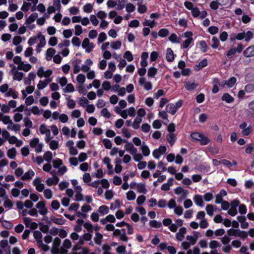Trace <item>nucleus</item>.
<instances>
[{
    "label": "nucleus",
    "mask_w": 254,
    "mask_h": 254,
    "mask_svg": "<svg viewBox=\"0 0 254 254\" xmlns=\"http://www.w3.org/2000/svg\"><path fill=\"white\" fill-rule=\"evenodd\" d=\"M237 81L236 77L233 76L229 78L228 80L224 81V85H226L229 88H232L234 86Z\"/></svg>",
    "instance_id": "obj_9"
},
{
    "label": "nucleus",
    "mask_w": 254,
    "mask_h": 254,
    "mask_svg": "<svg viewBox=\"0 0 254 254\" xmlns=\"http://www.w3.org/2000/svg\"><path fill=\"white\" fill-rule=\"evenodd\" d=\"M103 239L102 234H100L99 232H96L95 233V237L94 238L95 243L97 245H100L101 244V241Z\"/></svg>",
    "instance_id": "obj_31"
},
{
    "label": "nucleus",
    "mask_w": 254,
    "mask_h": 254,
    "mask_svg": "<svg viewBox=\"0 0 254 254\" xmlns=\"http://www.w3.org/2000/svg\"><path fill=\"white\" fill-rule=\"evenodd\" d=\"M64 91L65 93L72 92L74 91V87L72 84L68 83L67 84L66 87L64 89Z\"/></svg>",
    "instance_id": "obj_49"
},
{
    "label": "nucleus",
    "mask_w": 254,
    "mask_h": 254,
    "mask_svg": "<svg viewBox=\"0 0 254 254\" xmlns=\"http://www.w3.org/2000/svg\"><path fill=\"white\" fill-rule=\"evenodd\" d=\"M33 236L37 242H40V241H42V234L40 231L38 230L35 231L33 232Z\"/></svg>",
    "instance_id": "obj_37"
},
{
    "label": "nucleus",
    "mask_w": 254,
    "mask_h": 254,
    "mask_svg": "<svg viewBox=\"0 0 254 254\" xmlns=\"http://www.w3.org/2000/svg\"><path fill=\"white\" fill-rule=\"evenodd\" d=\"M198 141H199L201 145H205L210 142V139L203 134Z\"/></svg>",
    "instance_id": "obj_20"
},
{
    "label": "nucleus",
    "mask_w": 254,
    "mask_h": 254,
    "mask_svg": "<svg viewBox=\"0 0 254 254\" xmlns=\"http://www.w3.org/2000/svg\"><path fill=\"white\" fill-rule=\"evenodd\" d=\"M56 53V50L53 48H49L46 52V60L50 61Z\"/></svg>",
    "instance_id": "obj_17"
},
{
    "label": "nucleus",
    "mask_w": 254,
    "mask_h": 254,
    "mask_svg": "<svg viewBox=\"0 0 254 254\" xmlns=\"http://www.w3.org/2000/svg\"><path fill=\"white\" fill-rule=\"evenodd\" d=\"M102 142L106 149H110L112 147V143L111 141L107 138H105L102 140Z\"/></svg>",
    "instance_id": "obj_33"
},
{
    "label": "nucleus",
    "mask_w": 254,
    "mask_h": 254,
    "mask_svg": "<svg viewBox=\"0 0 254 254\" xmlns=\"http://www.w3.org/2000/svg\"><path fill=\"white\" fill-rule=\"evenodd\" d=\"M247 124L243 122L239 125V127L242 129L241 133L243 136H248L252 131V127L250 125L247 127Z\"/></svg>",
    "instance_id": "obj_1"
},
{
    "label": "nucleus",
    "mask_w": 254,
    "mask_h": 254,
    "mask_svg": "<svg viewBox=\"0 0 254 254\" xmlns=\"http://www.w3.org/2000/svg\"><path fill=\"white\" fill-rule=\"evenodd\" d=\"M240 232V229H234L231 228L227 231V234L229 236L238 237Z\"/></svg>",
    "instance_id": "obj_22"
},
{
    "label": "nucleus",
    "mask_w": 254,
    "mask_h": 254,
    "mask_svg": "<svg viewBox=\"0 0 254 254\" xmlns=\"http://www.w3.org/2000/svg\"><path fill=\"white\" fill-rule=\"evenodd\" d=\"M101 114L102 116H103V117H104L107 119H109L111 116V113L109 112L108 109L106 108L102 109V110L101 111Z\"/></svg>",
    "instance_id": "obj_53"
},
{
    "label": "nucleus",
    "mask_w": 254,
    "mask_h": 254,
    "mask_svg": "<svg viewBox=\"0 0 254 254\" xmlns=\"http://www.w3.org/2000/svg\"><path fill=\"white\" fill-rule=\"evenodd\" d=\"M125 148L131 154L137 152V149L134 147L133 144L131 142H127V144L125 145Z\"/></svg>",
    "instance_id": "obj_5"
},
{
    "label": "nucleus",
    "mask_w": 254,
    "mask_h": 254,
    "mask_svg": "<svg viewBox=\"0 0 254 254\" xmlns=\"http://www.w3.org/2000/svg\"><path fill=\"white\" fill-rule=\"evenodd\" d=\"M35 175L34 171L30 169L26 172L24 175L21 177V179L23 181L29 180L32 179Z\"/></svg>",
    "instance_id": "obj_6"
},
{
    "label": "nucleus",
    "mask_w": 254,
    "mask_h": 254,
    "mask_svg": "<svg viewBox=\"0 0 254 254\" xmlns=\"http://www.w3.org/2000/svg\"><path fill=\"white\" fill-rule=\"evenodd\" d=\"M36 208L39 209V213L42 215H45L48 213V210L45 206V201H40L36 205Z\"/></svg>",
    "instance_id": "obj_2"
},
{
    "label": "nucleus",
    "mask_w": 254,
    "mask_h": 254,
    "mask_svg": "<svg viewBox=\"0 0 254 254\" xmlns=\"http://www.w3.org/2000/svg\"><path fill=\"white\" fill-rule=\"evenodd\" d=\"M193 39H187L185 40L183 43L181 45V48L182 49H187L189 47L190 43L192 42Z\"/></svg>",
    "instance_id": "obj_42"
},
{
    "label": "nucleus",
    "mask_w": 254,
    "mask_h": 254,
    "mask_svg": "<svg viewBox=\"0 0 254 254\" xmlns=\"http://www.w3.org/2000/svg\"><path fill=\"white\" fill-rule=\"evenodd\" d=\"M136 194L132 190H129L127 193V198L128 200H133L135 198Z\"/></svg>",
    "instance_id": "obj_47"
},
{
    "label": "nucleus",
    "mask_w": 254,
    "mask_h": 254,
    "mask_svg": "<svg viewBox=\"0 0 254 254\" xmlns=\"http://www.w3.org/2000/svg\"><path fill=\"white\" fill-rule=\"evenodd\" d=\"M169 40L173 43H180V39L175 33H172L169 37Z\"/></svg>",
    "instance_id": "obj_30"
},
{
    "label": "nucleus",
    "mask_w": 254,
    "mask_h": 254,
    "mask_svg": "<svg viewBox=\"0 0 254 254\" xmlns=\"http://www.w3.org/2000/svg\"><path fill=\"white\" fill-rule=\"evenodd\" d=\"M222 101H225L227 103H231L234 102V98L229 93H224L221 97Z\"/></svg>",
    "instance_id": "obj_10"
},
{
    "label": "nucleus",
    "mask_w": 254,
    "mask_h": 254,
    "mask_svg": "<svg viewBox=\"0 0 254 254\" xmlns=\"http://www.w3.org/2000/svg\"><path fill=\"white\" fill-rule=\"evenodd\" d=\"M63 163L62 160L60 158H56L53 161V167L56 169L59 168Z\"/></svg>",
    "instance_id": "obj_34"
},
{
    "label": "nucleus",
    "mask_w": 254,
    "mask_h": 254,
    "mask_svg": "<svg viewBox=\"0 0 254 254\" xmlns=\"http://www.w3.org/2000/svg\"><path fill=\"white\" fill-rule=\"evenodd\" d=\"M83 9L85 12L90 13L92 10L93 6L91 3H87L83 6Z\"/></svg>",
    "instance_id": "obj_58"
},
{
    "label": "nucleus",
    "mask_w": 254,
    "mask_h": 254,
    "mask_svg": "<svg viewBox=\"0 0 254 254\" xmlns=\"http://www.w3.org/2000/svg\"><path fill=\"white\" fill-rule=\"evenodd\" d=\"M208 64L207 60L206 59H204L201 62L198 63V64L195 65L194 66V69L196 71L200 70L202 68L206 66Z\"/></svg>",
    "instance_id": "obj_12"
},
{
    "label": "nucleus",
    "mask_w": 254,
    "mask_h": 254,
    "mask_svg": "<svg viewBox=\"0 0 254 254\" xmlns=\"http://www.w3.org/2000/svg\"><path fill=\"white\" fill-rule=\"evenodd\" d=\"M191 11L192 15L194 17H198L199 15L200 14V12L199 11V9L197 7H193V8L191 10Z\"/></svg>",
    "instance_id": "obj_62"
},
{
    "label": "nucleus",
    "mask_w": 254,
    "mask_h": 254,
    "mask_svg": "<svg viewBox=\"0 0 254 254\" xmlns=\"http://www.w3.org/2000/svg\"><path fill=\"white\" fill-rule=\"evenodd\" d=\"M40 229L43 233H47L49 227L47 225L43 224L42 223H39Z\"/></svg>",
    "instance_id": "obj_57"
},
{
    "label": "nucleus",
    "mask_w": 254,
    "mask_h": 254,
    "mask_svg": "<svg viewBox=\"0 0 254 254\" xmlns=\"http://www.w3.org/2000/svg\"><path fill=\"white\" fill-rule=\"evenodd\" d=\"M198 85L197 83L189 82L185 85V88L188 91H192L196 89Z\"/></svg>",
    "instance_id": "obj_21"
},
{
    "label": "nucleus",
    "mask_w": 254,
    "mask_h": 254,
    "mask_svg": "<svg viewBox=\"0 0 254 254\" xmlns=\"http://www.w3.org/2000/svg\"><path fill=\"white\" fill-rule=\"evenodd\" d=\"M206 211L209 216H212L214 213V209L212 205L207 204L206 206Z\"/></svg>",
    "instance_id": "obj_55"
},
{
    "label": "nucleus",
    "mask_w": 254,
    "mask_h": 254,
    "mask_svg": "<svg viewBox=\"0 0 254 254\" xmlns=\"http://www.w3.org/2000/svg\"><path fill=\"white\" fill-rule=\"evenodd\" d=\"M141 149L144 156H148L150 154V149L147 146L142 145L141 147Z\"/></svg>",
    "instance_id": "obj_41"
},
{
    "label": "nucleus",
    "mask_w": 254,
    "mask_h": 254,
    "mask_svg": "<svg viewBox=\"0 0 254 254\" xmlns=\"http://www.w3.org/2000/svg\"><path fill=\"white\" fill-rule=\"evenodd\" d=\"M59 181V178L54 175L53 178H49L46 181V184L48 186H52L53 185H57Z\"/></svg>",
    "instance_id": "obj_7"
},
{
    "label": "nucleus",
    "mask_w": 254,
    "mask_h": 254,
    "mask_svg": "<svg viewBox=\"0 0 254 254\" xmlns=\"http://www.w3.org/2000/svg\"><path fill=\"white\" fill-rule=\"evenodd\" d=\"M39 130L40 133L42 134H46L47 132H48L50 131L47 128V127L45 124H42L40 126Z\"/></svg>",
    "instance_id": "obj_63"
},
{
    "label": "nucleus",
    "mask_w": 254,
    "mask_h": 254,
    "mask_svg": "<svg viewBox=\"0 0 254 254\" xmlns=\"http://www.w3.org/2000/svg\"><path fill=\"white\" fill-rule=\"evenodd\" d=\"M137 191L139 193H143L146 194L147 192V190L145 188V184L142 183L137 184L136 185Z\"/></svg>",
    "instance_id": "obj_16"
},
{
    "label": "nucleus",
    "mask_w": 254,
    "mask_h": 254,
    "mask_svg": "<svg viewBox=\"0 0 254 254\" xmlns=\"http://www.w3.org/2000/svg\"><path fill=\"white\" fill-rule=\"evenodd\" d=\"M203 134L198 132H194L190 134L191 140L193 141H198Z\"/></svg>",
    "instance_id": "obj_19"
},
{
    "label": "nucleus",
    "mask_w": 254,
    "mask_h": 254,
    "mask_svg": "<svg viewBox=\"0 0 254 254\" xmlns=\"http://www.w3.org/2000/svg\"><path fill=\"white\" fill-rule=\"evenodd\" d=\"M137 11L138 13L143 14L147 11V7L145 5L141 4V3L138 2Z\"/></svg>",
    "instance_id": "obj_32"
},
{
    "label": "nucleus",
    "mask_w": 254,
    "mask_h": 254,
    "mask_svg": "<svg viewBox=\"0 0 254 254\" xmlns=\"http://www.w3.org/2000/svg\"><path fill=\"white\" fill-rule=\"evenodd\" d=\"M207 45L205 41H201L199 42V48L202 53H205L207 50Z\"/></svg>",
    "instance_id": "obj_44"
},
{
    "label": "nucleus",
    "mask_w": 254,
    "mask_h": 254,
    "mask_svg": "<svg viewBox=\"0 0 254 254\" xmlns=\"http://www.w3.org/2000/svg\"><path fill=\"white\" fill-rule=\"evenodd\" d=\"M149 224L151 227L155 228H159L162 226L161 222L155 220H150Z\"/></svg>",
    "instance_id": "obj_26"
},
{
    "label": "nucleus",
    "mask_w": 254,
    "mask_h": 254,
    "mask_svg": "<svg viewBox=\"0 0 254 254\" xmlns=\"http://www.w3.org/2000/svg\"><path fill=\"white\" fill-rule=\"evenodd\" d=\"M16 155V149L14 147H12L8 150L7 152V155L10 159H14Z\"/></svg>",
    "instance_id": "obj_23"
},
{
    "label": "nucleus",
    "mask_w": 254,
    "mask_h": 254,
    "mask_svg": "<svg viewBox=\"0 0 254 254\" xmlns=\"http://www.w3.org/2000/svg\"><path fill=\"white\" fill-rule=\"evenodd\" d=\"M166 112L172 115H174L177 112L175 108V105L173 103H169L166 107Z\"/></svg>",
    "instance_id": "obj_15"
},
{
    "label": "nucleus",
    "mask_w": 254,
    "mask_h": 254,
    "mask_svg": "<svg viewBox=\"0 0 254 254\" xmlns=\"http://www.w3.org/2000/svg\"><path fill=\"white\" fill-rule=\"evenodd\" d=\"M193 200L197 205L201 207L203 206L204 203L202 199V197L201 195H195L193 197Z\"/></svg>",
    "instance_id": "obj_11"
},
{
    "label": "nucleus",
    "mask_w": 254,
    "mask_h": 254,
    "mask_svg": "<svg viewBox=\"0 0 254 254\" xmlns=\"http://www.w3.org/2000/svg\"><path fill=\"white\" fill-rule=\"evenodd\" d=\"M98 211L102 215L107 214L109 213V208L107 206L103 205L99 207Z\"/></svg>",
    "instance_id": "obj_29"
},
{
    "label": "nucleus",
    "mask_w": 254,
    "mask_h": 254,
    "mask_svg": "<svg viewBox=\"0 0 254 254\" xmlns=\"http://www.w3.org/2000/svg\"><path fill=\"white\" fill-rule=\"evenodd\" d=\"M219 29L217 27L214 26H211L208 28V32L214 35L218 32Z\"/></svg>",
    "instance_id": "obj_54"
},
{
    "label": "nucleus",
    "mask_w": 254,
    "mask_h": 254,
    "mask_svg": "<svg viewBox=\"0 0 254 254\" xmlns=\"http://www.w3.org/2000/svg\"><path fill=\"white\" fill-rule=\"evenodd\" d=\"M244 56L246 58L254 57V46L248 47L243 52Z\"/></svg>",
    "instance_id": "obj_3"
},
{
    "label": "nucleus",
    "mask_w": 254,
    "mask_h": 254,
    "mask_svg": "<svg viewBox=\"0 0 254 254\" xmlns=\"http://www.w3.org/2000/svg\"><path fill=\"white\" fill-rule=\"evenodd\" d=\"M124 58L126 59L127 61L129 62L133 60V55L129 51H127L125 53Z\"/></svg>",
    "instance_id": "obj_39"
},
{
    "label": "nucleus",
    "mask_w": 254,
    "mask_h": 254,
    "mask_svg": "<svg viewBox=\"0 0 254 254\" xmlns=\"http://www.w3.org/2000/svg\"><path fill=\"white\" fill-rule=\"evenodd\" d=\"M18 68L20 70H23V71L27 72L31 68V65L29 64H19L18 66Z\"/></svg>",
    "instance_id": "obj_27"
},
{
    "label": "nucleus",
    "mask_w": 254,
    "mask_h": 254,
    "mask_svg": "<svg viewBox=\"0 0 254 254\" xmlns=\"http://www.w3.org/2000/svg\"><path fill=\"white\" fill-rule=\"evenodd\" d=\"M167 137L168 142L171 145H172L175 142V140H174V138L175 137V134L170 133L167 135Z\"/></svg>",
    "instance_id": "obj_52"
},
{
    "label": "nucleus",
    "mask_w": 254,
    "mask_h": 254,
    "mask_svg": "<svg viewBox=\"0 0 254 254\" xmlns=\"http://www.w3.org/2000/svg\"><path fill=\"white\" fill-rule=\"evenodd\" d=\"M44 159L48 162H51L52 159V153L51 151H46L43 155Z\"/></svg>",
    "instance_id": "obj_38"
},
{
    "label": "nucleus",
    "mask_w": 254,
    "mask_h": 254,
    "mask_svg": "<svg viewBox=\"0 0 254 254\" xmlns=\"http://www.w3.org/2000/svg\"><path fill=\"white\" fill-rule=\"evenodd\" d=\"M6 96H11L13 99H16L18 97L17 94L12 88H10L6 94Z\"/></svg>",
    "instance_id": "obj_43"
},
{
    "label": "nucleus",
    "mask_w": 254,
    "mask_h": 254,
    "mask_svg": "<svg viewBox=\"0 0 254 254\" xmlns=\"http://www.w3.org/2000/svg\"><path fill=\"white\" fill-rule=\"evenodd\" d=\"M38 13L34 12L32 13L29 15V16L26 19L25 23L27 24H30L33 22L38 17Z\"/></svg>",
    "instance_id": "obj_14"
},
{
    "label": "nucleus",
    "mask_w": 254,
    "mask_h": 254,
    "mask_svg": "<svg viewBox=\"0 0 254 254\" xmlns=\"http://www.w3.org/2000/svg\"><path fill=\"white\" fill-rule=\"evenodd\" d=\"M254 90V85L253 84H248L245 87V91L247 93H251Z\"/></svg>",
    "instance_id": "obj_64"
},
{
    "label": "nucleus",
    "mask_w": 254,
    "mask_h": 254,
    "mask_svg": "<svg viewBox=\"0 0 254 254\" xmlns=\"http://www.w3.org/2000/svg\"><path fill=\"white\" fill-rule=\"evenodd\" d=\"M107 39V35L104 32H101L99 35L98 38V43H101L104 41H105Z\"/></svg>",
    "instance_id": "obj_56"
},
{
    "label": "nucleus",
    "mask_w": 254,
    "mask_h": 254,
    "mask_svg": "<svg viewBox=\"0 0 254 254\" xmlns=\"http://www.w3.org/2000/svg\"><path fill=\"white\" fill-rule=\"evenodd\" d=\"M236 53L235 48H231L227 52L226 56L228 59H231Z\"/></svg>",
    "instance_id": "obj_51"
},
{
    "label": "nucleus",
    "mask_w": 254,
    "mask_h": 254,
    "mask_svg": "<svg viewBox=\"0 0 254 254\" xmlns=\"http://www.w3.org/2000/svg\"><path fill=\"white\" fill-rule=\"evenodd\" d=\"M212 41L213 44L211 45V47L214 49L218 48L220 45L218 39L216 37H213L212 39Z\"/></svg>",
    "instance_id": "obj_40"
},
{
    "label": "nucleus",
    "mask_w": 254,
    "mask_h": 254,
    "mask_svg": "<svg viewBox=\"0 0 254 254\" xmlns=\"http://www.w3.org/2000/svg\"><path fill=\"white\" fill-rule=\"evenodd\" d=\"M142 119L141 118L136 117L134 120L132 127L134 129H137L139 128L140 124L142 122Z\"/></svg>",
    "instance_id": "obj_25"
},
{
    "label": "nucleus",
    "mask_w": 254,
    "mask_h": 254,
    "mask_svg": "<svg viewBox=\"0 0 254 254\" xmlns=\"http://www.w3.org/2000/svg\"><path fill=\"white\" fill-rule=\"evenodd\" d=\"M157 73V69L154 67H151L148 70L147 75L149 77H153Z\"/></svg>",
    "instance_id": "obj_28"
},
{
    "label": "nucleus",
    "mask_w": 254,
    "mask_h": 254,
    "mask_svg": "<svg viewBox=\"0 0 254 254\" xmlns=\"http://www.w3.org/2000/svg\"><path fill=\"white\" fill-rule=\"evenodd\" d=\"M213 83L214 84L213 86L212 92L214 94L217 93L219 91V88L217 84H219V80L218 78L214 79Z\"/></svg>",
    "instance_id": "obj_24"
},
{
    "label": "nucleus",
    "mask_w": 254,
    "mask_h": 254,
    "mask_svg": "<svg viewBox=\"0 0 254 254\" xmlns=\"http://www.w3.org/2000/svg\"><path fill=\"white\" fill-rule=\"evenodd\" d=\"M219 4L220 3L217 0H213L210 4V7L213 10H217Z\"/></svg>",
    "instance_id": "obj_61"
},
{
    "label": "nucleus",
    "mask_w": 254,
    "mask_h": 254,
    "mask_svg": "<svg viewBox=\"0 0 254 254\" xmlns=\"http://www.w3.org/2000/svg\"><path fill=\"white\" fill-rule=\"evenodd\" d=\"M102 86L105 91L109 90L111 88V83L109 81H105L103 82Z\"/></svg>",
    "instance_id": "obj_60"
},
{
    "label": "nucleus",
    "mask_w": 254,
    "mask_h": 254,
    "mask_svg": "<svg viewBox=\"0 0 254 254\" xmlns=\"http://www.w3.org/2000/svg\"><path fill=\"white\" fill-rule=\"evenodd\" d=\"M175 56L176 55L174 54L173 50L170 48H167L166 55V60L170 63L172 62L174 60Z\"/></svg>",
    "instance_id": "obj_4"
},
{
    "label": "nucleus",
    "mask_w": 254,
    "mask_h": 254,
    "mask_svg": "<svg viewBox=\"0 0 254 254\" xmlns=\"http://www.w3.org/2000/svg\"><path fill=\"white\" fill-rule=\"evenodd\" d=\"M37 38L40 39V43L38 44L39 47H43L46 45V40L45 38L44 35H43L41 32H39L37 34Z\"/></svg>",
    "instance_id": "obj_18"
},
{
    "label": "nucleus",
    "mask_w": 254,
    "mask_h": 254,
    "mask_svg": "<svg viewBox=\"0 0 254 254\" xmlns=\"http://www.w3.org/2000/svg\"><path fill=\"white\" fill-rule=\"evenodd\" d=\"M187 233V229L185 227H182L179 230V232L176 234V238L179 241H182Z\"/></svg>",
    "instance_id": "obj_8"
},
{
    "label": "nucleus",
    "mask_w": 254,
    "mask_h": 254,
    "mask_svg": "<svg viewBox=\"0 0 254 254\" xmlns=\"http://www.w3.org/2000/svg\"><path fill=\"white\" fill-rule=\"evenodd\" d=\"M169 33V30L166 28L161 29L158 32L159 36L164 38L168 36Z\"/></svg>",
    "instance_id": "obj_35"
},
{
    "label": "nucleus",
    "mask_w": 254,
    "mask_h": 254,
    "mask_svg": "<svg viewBox=\"0 0 254 254\" xmlns=\"http://www.w3.org/2000/svg\"><path fill=\"white\" fill-rule=\"evenodd\" d=\"M84 227L88 231L89 233H93V226L91 222H85L84 223Z\"/></svg>",
    "instance_id": "obj_50"
},
{
    "label": "nucleus",
    "mask_w": 254,
    "mask_h": 254,
    "mask_svg": "<svg viewBox=\"0 0 254 254\" xmlns=\"http://www.w3.org/2000/svg\"><path fill=\"white\" fill-rule=\"evenodd\" d=\"M50 148L53 150H56L59 147V143L56 140H52L50 141L49 144Z\"/></svg>",
    "instance_id": "obj_45"
},
{
    "label": "nucleus",
    "mask_w": 254,
    "mask_h": 254,
    "mask_svg": "<svg viewBox=\"0 0 254 254\" xmlns=\"http://www.w3.org/2000/svg\"><path fill=\"white\" fill-rule=\"evenodd\" d=\"M2 226L7 229H10L13 227V224L7 220H3L1 223Z\"/></svg>",
    "instance_id": "obj_46"
},
{
    "label": "nucleus",
    "mask_w": 254,
    "mask_h": 254,
    "mask_svg": "<svg viewBox=\"0 0 254 254\" xmlns=\"http://www.w3.org/2000/svg\"><path fill=\"white\" fill-rule=\"evenodd\" d=\"M24 74L22 72L16 71L15 72L14 75L13 76V78L14 80L20 81L22 80Z\"/></svg>",
    "instance_id": "obj_36"
},
{
    "label": "nucleus",
    "mask_w": 254,
    "mask_h": 254,
    "mask_svg": "<svg viewBox=\"0 0 254 254\" xmlns=\"http://www.w3.org/2000/svg\"><path fill=\"white\" fill-rule=\"evenodd\" d=\"M51 81V79H46L44 81L40 80L37 85L39 89H42L45 88L48 83Z\"/></svg>",
    "instance_id": "obj_13"
},
{
    "label": "nucleus",
    "mask_w": 254,
    "mask_h": 254,
    "mask_svg": "<svg viewBox=\"0 0 254 254\" xmlns=\"http://www.w3.org/2000/svg\"><path fill=\"white\" fill-rule=\"evenodd\" d=\"M135 9V6L131 3H128L126 5V11L128 12H132Z\"/></svg>",
    "instance_id": "obj_59"
},
{
    "label": "nucleus",
    "mask_w": 254,
    "mask_h": 254,
    "mask_svg": "<svg viewBox=\"0 0 254 254\" xmlns=\"http://www.w3.org/2000/svg\"><path fill=\"white\" fill-rule=\"evenodd\" d=\"M61 239L58 237H56L54 239V242H53V248L58 250L59 247L61 245Z\"/></svg>",
    "instance_id": "obj_48"
}]
</instances>
